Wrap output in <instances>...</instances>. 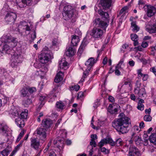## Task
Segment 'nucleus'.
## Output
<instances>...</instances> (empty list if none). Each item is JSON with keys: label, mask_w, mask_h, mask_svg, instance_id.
Masks as SVG:
<instances>
[{"label": "nucleus", "mask_w": 156, "mask_h": 156, "mask_svg": "<svg viewBox=\"0 0 156 156\" xmlns=\"http://www.w3.org/2000/svg\"><path fill=\"white\" fill-rule=\"evenodd\" d=\"M98 12L103 18H104L107 19L109 17V15L108 13L104 12L101 9L98 10Z\"/></svg>", "instance_id": "c85d7f7f"}, {"label": "nucleus", "mask_w": 156, "mask_h": 156, "mask_svg": "<svg viewBox=\"0 0 156 156\" xmlns=\"http://www.w3.org/2000/svg\"><path fill=\"white\" fill-rule=\"evenodd\" d=\"M138 36L136 34H132L131 35V40L134 41L133 44L135 46L138 45Z\"/></svg>", "instance_id": "a878e982"}, {"label": "nucleus", "mask_w": 156, "mask_h": 156, "mask_svg": "<svg viewBox=\"0 0 156 156\" xmlns=\"http://www.w3.org/2000/svg\"><path fill=\"white\" fill-rule=\"evenodd\" d=\"M152 117L149 115H145L144 117V121L146 122H150L152 120Z\"/></svg>", "instance_id": "37998d69"}, {"label": "nucleus", "mask_w": 156, "mask_h": 156, "mask_svg": "<svg viewBox=\"0 0 156 156\" xmlns=\"http://www.w3.org/2000/svg\"><path fill=\"white\" fill-rule=\"evenodd\" d=\"M112 0H101V3L104 9L109 8L111 5Z\"/></svg>", "instance_id": "a211bd4d"}, {"label": "nucleus", "mask_w": 156, "mask_h": 156, "mask_svg": "<svg viewBox=\"0 0 156 156\" xmlns=\"http://www.w3.org/2000/svg\"><path fill=\"white\" fill-rule=\"evenodd\" d=\"M90 145L92 146V147H95L97 145L94 140H91L90 142Z\"/></svg>", "instance_id": "6e6d98bb"}, {"label": "nucleus", "mask_w": 156, "mask_h": 156, "mask_svg": "<svg viewBox=\"0 0 156 156\" xmlns=\"http://www.w3.org/2000/svg\"><path fill=\"white\" fill-rule=\"evenodd\" d=\"M136 144L137 145H139L143 143V141L140 137L139 136H136L135 140Z\"/></svg>", "instance_id": "4c0bfd02"}, {"label": "nucleus", "mask_w": 156, "mask_h": 156, "mask_svg": "<svg viewBox=\"0 0 156 156\" xmlns=\"http://www.w3.org/2000/svg\"><path fill=\"white\" fill-rule=\"evenodd\" d=\"M147 14L149 17L154 16L156 13V8L151 5H147Z\"/></svg>", "instance_id": "f8f14e48"}, {"label": "nucleus", "mask_w": 156, "mask_h": 156, "mask_svg": "<svg viewBox=\"0 0 156 156\" xmlns=\"http://www.w3.org/2000/svg\"><path fill=\"white\" fill-rule=\"evenodd\" d=\"M129 64L130 66H133L135 65V62L133 60L130 61L129 62Z\"/></svg>", "instance_id": "774afa93"}, {"label": "nucleus", "mask_w": 156, "mask_h": 156, "mask_svg": "<svg viewBox=\"0 0 156 156\" xmlns=\"http://www.w3.org/2000/svg\"><path fill=\"white\" fill-rule=\"evenodd\" d=\"M15 122L18 126L20 128H22L24 126V120L20 117H18L15 119Z\"/></svg>", "instance_id": "412c9836"}, {"label": "nucleus", "mask_w": 156, "mask_h": 156, "mask_svg": "<svg viewBox=\"0 0 156 156\" xmlns=\"http://www.w3.org/2000/svg\"><path fill=\"white\" fill-rule=\"evenodd\" d=\"M24 134V132L23 131H22L20 134H19L18 137L16 140V142H19L20 140L21 137L23 136Z\"/></svg>", "instance_id": "3c124183"}, {"label": "nucleus", "mask_w": 156, "mask_h": 156, "mask_svg": "<svg viewBox=\"0 0 156 156\" xmlns=\"http://www.w3.org/2000/svg\"><path fill=\"white\" fill-rule=\"evenodd\" d=\"M144 103V101L143 99H140L139 101L137 107V108L138 109L141 111H142L144 109V106L143 104V103Z\"/></svg>", "instance_id": "7c9ffc66"}, {"label": "nucleus", "mask_w": 156, "mask_h": 156, "mask_svg": "<svg viewBox=\"0 0 156 156\" xmlns=\"http://www.w3.org/2000/svg\"><path fill=\"white\" fill-rule=\"evenodd\" d=\"M80 88V87L79 85H76L72 87L71 89L74 90L76 91H78L79 90Z\"/></svg>", "instance_id": "603ef678"}, {"label": "nucleus", "mask_w": 156, "mask_h": 156, "mask_svg": "<svg viewBox=\"0 0 156 156\" xmlns=\"http://www.w3.org/2000/svg\"><path fill=\"white\" fill-rule=\"evenodd\" d=\"M8 127L5 124H0V134L5 136L8 135Z\"/></svg>", "instance_id": "f3484780"}, {"label": "nucleus", "mask_w": 156, "mask_h": 156, "mask_svg": "<svg viewBox=\"0 0 156 156\" xmlns=\"http://www.w3.org/2000/svg\"><path fill=\"white\" fill-rule=\"evenodd\" d=\"M21 57L20 54L15 53L11 57V66L13 68L16 67L21 62Z\"/></svg>", "instance_id": "423d86ee"}, {"label": "nucleus", "mask_w": 156, "mask_h": 156, "mask_svg": "<svg viewBox=\"0 0 156 156\" xmlns=\"http://www.w3.org/2000/svg\"><path fill=\"white\" fill-rule=\"evenodd\" d=\"M122 140L120 138L118 139L116 141V142H115V145L116 144L117 146H119L122 144Z\"/></svg>", "instance_id": "09e8293b"}, {"label": "nucleus", "mask_w": 156, "mask_h": 156, "mask_svg": "<svg viewBox=\"0 0 156 156\" xmlns=\"http://www.w3.org/2000/svg\"><path fill=\"white\" fill-rule=\"evenodd\" d=\"M108 111L112 114H116L118 111V109L114 107L112 105L110 104L108 107Z\"/></svg>", "instance_id": "393cba45"}, {"label": "nucleus", "mask_w": 156, "mask_h": 156, "mask_svg": "<svg viewBox=\"0 0 156 156\" xmlns=\"http://www.w3.org/2000/svg\"><path fill=\"white\" fill-rule=\"evenodd\" d=\"M30 140L31 147L37 150L40 146V140L37 138H32L30 139Z\"/></svg>", "instance_id": "1a4fd4ad"}, {"label": "nucleus", "mask_w": 156, "mask_h": 156, "mask_svg": "<svg viewBox=\"0 0 156 156\" xmlns=\"http://www.w3.org/2000/svg\"><path fill=\"white\" fill-rule=\"evenodd\" d=\"M36 32L34 30L33 32V33L31 35V38L33 39L34 40L36 37Z\"/></svg>", "instance_id": "0e129e2a"}, {"label": "nucleus", "mask_w": 156, "mask_h": 156, "mask_svg": "<svg viewBox=\"0 0 156 156\" xmlns=\"http://www.w3.org/2000/svg\"><path fill=\"white\" fill-rule=\"evenodd\" d=\"M95 25H98V26L103 28V30L99 28H94L88 33L95 40H99L101 39L103 36L105 32V28L108 25L106 22L101 20L99 18H96L94 21Z\"/></svg>", "instance_id": "f03ea898"}, {"label": "nucleus", "mask_w": 156, "mask_h": 156, "mask_svg": "<svg viewBox=\"0 0 156 156\" xmlns=\"http://www.w3.org/2000/svg\"><path fill=\"white\" fill-rule=\"evenodd\" d=\"M63 73L61 71H59L57 73L55 77V82L58 83L61 81L63 79Z\"/></svg>", "instance_id": "5701e85b"}, {"label": "nucleus", "mask_w": 156, "mask_h": 156, "mask_svg": "<svg viewBox=\"0 0 156 156\" xmlns=\"http://www.w3.org/2000/svg\"><path fill=\"white\" fill-rule=\"evenodd\" d=\"M5 74H6V71L4 68L0 69V74L5 76Z\"/></svg>", "instance_id": "864d4df0"}, {"label": "nucleus", "mask_w": 156, "mask_h": 156, "mask_svg": "<svg viewBox=\"0 0 156 156\" xmlns=\"http://www.w3.org/2000/svg\"><path fill=\"white\" fill-rule=\"evenodd\" d=\"M22 146L21 144H18L15 148V149L12 151V152L11 153L9 156H13V155L16 153V152Z\"/></svg>", "instance_id": "58836bf2"}, {"label": "nucleus", "mask_w": 156, "mask_h": 156, "mask_svg": "<svg viewBox=\"0 0 156 156\" xmlns=\"http://www.w3.org/2000/svg\"><path fill=\"white\" fill-rule=\"evenodd\" d=\"M92 68L90 67H87L86 70L83 73V76L86 78L88 75L89 72L90 70Z\"/></svg>", "instance_id": "c03bdc74"}, {"label": "nucleus", "mask_w": 156, "mask_h": 156, "mask_svg": "<svg viewBox=\"0 0 156 156\" xmlns=\"http://www.w3.org/2000/svg\"><path fill=\"white\" fill-rule=\"evenodd\" d=\"M131 27L133 28L132 30L135 32L138 31L140 29L139 27L136 25V22L132 21L131 23Z\"/></svg>", "instance_id": "cd10ccee"}, {"label": "nucleus", "mask_w": 156, "mask_h": 156, "mask_svg": "<svg viewBox=\"0 0 156 156\" xmlns=\"http://www.w3.org/2000/svg\"><path fill=\"white\" fill-rule=\"evenodd\" d=\"M101 151V152H105V154H108L109 153L108 151L105 148L103 147H101L100 148Z\"/></svg>", "instance_id": "13d9d810"}, {"label": "nucleus", "mask_w": 156, "mask_h": 156, "mask_svg": "<svg viewBox=\"0 0 156 156\" xmlns=\"http://www.w3.org/2000/svg\"><path fill=\"white\" fill-rule=\"evenodd\" d=\"M80 41L79 36L76 35H73L71 40V43L73 46H76Z\"/></svg>", "instance_id": "b1692460"}, {"label": "nucleus", "mask_w": 156, "mask_h": 156, "mask_svg": "<svg viewBox=\"0 0 156 156\" xmlns=\"http://www.w3.org/2000/svg\"><path fill=\"white\" fill-rule=\"evenodd\" d=\"M2 38L4 39L2 46L3 51L8 53L16 46L18 42L16 38L9 35L3 36Z\"/></svg>", "instance_id": "7ed1b4c3"}, {"label": "nucleus", "mask_w": 156, "mask_h": 156, "mask_svg": "<svg viewBox=\"0 0 156 156\" xmlns=\"http://www.w3.org/2000/svg\"><path fill=\"white\" fill-rule=\"evenodd\" d=\"M97 60H95L94 58H90L85 63V65L87 67L92 68L95 63L96 62Z\"/></svg>", "instance_id": "aec40b11"}, {"label": "nucleus", "mask_w": 156, "mask_h": 156, "mask_svg": "<svg viewBox=\"0 0 156 156\" xmlns=\"http://www.w3.org/2000/svg\"><path fill=\"white\" fill-rule=\"evenodd\" d=\"M22 23L24 24V26H26L25 29L27 31H29L30 30V27L27 25H26V23L25 22L23 21L20 23V25H19V28L21 27V26L22 25Z\"/></svg>", "instance_id": "49530a36"}, {"label": "nucleus", "mask_w": 156, "mask_h": 156, "mask_svg": "<svg viewBox=\"0 0 156 156\" xmlns=\"http://www.w3.org/2000/svg\"><path fill=\"white\" fill-rule=\"evenodd\" d=\"M46 130L45 128H39L37 129L35 133L37 134L40 140L42 143L45 141L47 136Z\"/></svg>", "instance_id": "39448f33"}, {"label": "nucleus", "mask_w": 156, "mask_h": 156, "mask_svg": "<svg viewBox=\"0 0 156 156\" xmlns=\"http://www.w3.org/2000/svg\"><path fill=\"white\" fill-rule=\"evenodd\" d=\"M57 43V39L56 38H54L52 41V45L54 46H56Z\"/></svg>", "instance_id": "bf43d9fd"}, {"label": "nucleus", "mask_w": 156, "mask_h": 156, "mask_svg": "<svg viewBox=\"0 0 156 156\" xmlns=\"http://www.w3.org/2000/svg\"><path fill=\"white\" fill-rule=\"evenodd\" d=\"M16 3L19 8L26 7L27 5L31 4V0H16Z\"/></svg>", "instance_id": "9d476101"}, {"label": "nucleus", "mask_w": 156, "mask_h": 156, "mask_svg": "<svg viewBox=\"0 0 156 156\" xmlns=\"http://www.w3.org/2000/svg\"><path fill=\"white\" fill-rule=\"evenodd\" d=\"M151 23L146 24L145 27L146 30L150 33H156V23L153 24L151 27Z\"/></svg>", "instance_id": "2eb2a0df"}, {"label": "nucleus", "mask_w": 156, "mask_h": 156, "mask_svg": "<svg viewBox=\"0 0 156 156\" xmlns=\"http://www.w3.org/2000/svg\"><path fill=\"white\" fill-rule=\"evenodd\" d=\"M87 44L86 42L83 40L79 49L78 53H81L83 52L84 48L87 45Z\"/></svg>", "instance_id": "c756f323"}, {"label": "nucleus", "mask_w": 156, "mask_h": 156, "mask_svg": "<svg viewBox=\"0 0 156 156\" xmlns=\"http://www.w3.org/2000/svg\"><path fill=\"white\" fill-rule=\"evenodd\" d=\"M53 123L52 120L49 119H46L42 120L41 125L45 129H48L51 126Z\"/></svg>", "instance_id": "ddd939ff"}, {"label": "nucleus", "mask_w": 156, "mask_h": 156, "mask_svg": "<svg viewBox=\"0 0 156 156\" xmlns=\"http://www.w3.org/2000/svg\"><path fill=\"white\" fill-rule=\"evenodd\" d=\"M124 62V59H122L120 60L119 63L117 64V66H115L116 68H120L121 69H122V66H123L124 64H123Z\"/></svg>", "instance_id": "a19ab883"}, {"label": "nucleus", "mask_w": 156, "mask_h": 156, "mask_svg": "<svg viewBox=\"0 0 156 156\" xmlns=\"http://www.w3.org/2000/svg\"><path fill=\"white\" fill-rule=\"evenodd\" d=\"M121 69L116 68V67H115V73L116 75L119 76L121 74V72L119 70V69Z\"/></svg>", "instance_id": "5fc2aeb1"}, {"label": "nucleus", "mask_w": 156, "mask_h": 156, "mask_svg": "<svg viewBox=\"0 0 156 156\" xmlns=\"http://www.w3.org/2000/svg\"><path fill=\"white\" fill-rule=\"evenodd\" d=\"M76 52V50L74 47H70L66 51V53L67 56L70 57L74 55Z\"/></svg>", "instance_id": "6ab92c4d"}, {"label": "nucleus", "mask_w": 156, "mask_h": 156, "mask_svg": "<svg viewBox=\"0 0 156 156\" xmlns=\"http://www.w3.org/2000/svg\"><path fill=\"white\" fill-rule=\"evenodd\" d=\"M138 4L139 5H144L145 4V2L143 0H140L138 2Z\"/></svg>", "instance_id": "052dcab7"}, {"label": "nucleus", "mask_w": 156, "mask_h": 156, "mask_svg": "<svg viewBox=\"0 0 156 156\" xmlns=\"http://www.w3.org/2000/svg\"><path fill=\"white\" fill-rule=\"evenodd\" d=\"M62 15L65 20H68L71 19L74 15V11L69 12L62 13Z\"/></svg>", "instance_id": "4be33fe9"}, {"label": "nucleus", "mask_w": 156, "mask_h": 156, "mask_svg": "<svg viewBox=\"0 0 156 156\" xmlns=\"http://www.w3.org/2000/svg\"><path fill=\"white\" fill-rule=\"evenodd\" d=\"M145 91L144 88H141L140 89L139 87H137L135 89L134 92L139 97L142 98L144 97L146 95Z\"/></svg>", "instance_id": "4468645a"}, {"label": "nucleus", "mask_w": 156, "mask_h": 156, "mask_svg": "<svg viewBox=\"0 0 156 156\" xmlns=\"http://www.w3.org/2000/svg\"><path fill=\"white\" fill-rule=\"evenodd\" d=\"M48 71V69L47 67L45 66H43L41 67L40 72L42 74H45Z\"/></svg>", "instance_id": "c9c22d12"}, {"label": "nucleus", "mask_w": 156, "mask_h": 156, "mask_svg": "<svg viewBox=\"0 0 156 156\" xmlns=\"http://www.w3.org/2000/svg\"><path fill=\"white\" fill-rule=\"evenodd\" d=\"M124 85H126L128 87V88H129V90H131L132 86V84L131 83L130 81L129 80L125 81Z\"/></svg>", "instance_id": "79ce46f5"}, {"label": "nucleus", "mask_w": 156, "mask_h": 156, "mask_svg": "<svg viewBox=\"0 0 156 156\" xmlns=\"http://www.w3.org/2000/svg\"><path fill=\"white\" fill-rule=\"evenodd\" d=\"M73 8L70 5H66L63 8V13H65L69 12L70 11H73Z\"/></svg>", "instance_id": "2f4dec72"}, {"label": "nucleus", "mask_w": 156, "mask_h": 156, "mask_svg": "<svg viewBox=\"0 0 156 156\" xmlns=\"http://www.w3.org/2000/svg\"><path fill=\"white\" fill-rule=\"evenodd\" d=\"M140 154L139 150L135 147L130 146L129 148V156H138Z\"/></svg>", "instance_id": "dca6fc26"}, {"label": "nucleus", "mask_w": 156, "mask_h": 156, "mask_svg": "<svg viewBox=\"0 0 156 156\" xmlns=\"http://www.w3.org/2000/svg\"><path fill=\"white\" fill-rule=\"evenodd\" d=\"M28 91H29L30 94H32L33 92H35L36 89L35 87H27Z\"/></svg>", "instance_id": "de8ad7c7"}, {"label": "nucleus", "mask_w": 156, "mask_h": 156, "mask_svg": "<svg viewBox=\"0 0 156 156\" xmlns=\"http://www.w3.org/2000/svg\"><path fill=\"white\" fill-rule=\"evenodd\" d=\"M28 110L25 109L23 111L20 113V115L22 119H26L28 115Z\"/></svg>", "instance_id": "f704fd0d"}, {"label": "nucleus", "mask_w": 156, "mask_h": 156, "mask_svg": "<svg viewBox=\"0 0 156 156\" xmlns=\"http://www.w3.org/2000/svg\"><path fill=\"white\" fill-rule=\"evenodd\" d=\"M68 63L66 62L62 63V62H60L59 67L60 69H64L67 66Z\"/></svg>", "instance_id": "e433bc0d"}, {"label": "nucleus", "mask_w": 156, "mask_h": 156, "mask_svg": "<svg viewBox=\"0 0 156 156\" xmlns=\"http://www.w3.org/2000/svg\"><path fill=\"white\" fill-rule=\"evenodd\" d=\"M150 142L156 145V133H152L149 137Z\"/></svg>", "instance_id": "bb28decb"}, {"label": "nucleus", "mask_w": 156, "mask_h": 156, "mask_svg": "<svg viewBox=\"0 0 156 156\" xmlns=\"http://www.w3.org/2000/svg\"><path fill=\"white\" fill-rule=\"evenodd\" d=\"M60 137L63 138H66V136L67 133L66 130H61L60 131Z\"/></svg>", "instance_id": "ea45409f"}, {"label": "nucleus", "mask_w": 156, "mask_h": 156, "mask_svg": "<svg viewBox=\"0 0 156 156\" xmlns=\"http://www.w3.org/2000/svg\"><path fill=\"white\" fill-rule=\"evenodd\" d=\"M20 93L22 97L28 96L29 95L27 87L23 88L20 91Z\"/></svg>", "instance_id": "473e14b6"}, {"label": "nucleus", "mask_w": 156, "mask_h": 156, "mask_svg": "<svg viewBox=\"0 0 156 156\" xmlns=\"http://www.w3.org/2000/svg\"><path fill=\"white\" fill-rule=\"evenodd\" d=\"M143 137L144 139H148L149 138H148V135L146 132H144V134L143 135Z\"/></svg>", "instance_id": "680f3d73"}, {"label": "nucleus", "mask_w": 156, "mask_h": 156, "mask_svg": "<svg viewBox=\"0 0 156 156\" xmlns=\"http://www.w3.org/2000/svg\"><path fill=\"white\" fill-rule=\"evenodd\" d=\"M119 117L113 121L112 126L119 134L126 133L128 132L129 124L130 123V119L122 113L119 114Z\"/></svg>", "instance_id": "f257e3e1"}, {"label": "nucleus", "mask_w": 156, "mask_h": 156, "mask_svg": "<svg viewBox=\"0 0 156 156\" xmlns=\"http://www.w3.org/2000/svg\"><path fill=\"white\" fill-rule=\"evenodd\" d=\"M40 62L42 64L47 63L53 58L52 54L50 51L42 53L39 56Z\"/></svg>", "instance_id": "20e7f679"}, {"label": "nucleus", "mask_w": 156, "mask_h": 156, "mask_svg": "<svg viewBox=\"0 0 156 156\" xmlns=\"http://www.w3.org/2000/svg\"><path fill=\"white\" fill-rule=\"evenodd\" d=\"M10 152L8 149H5L1 152V154L2 155V156H8V154Z\"/></svg>", "instance_id": "a18cd8bd"}, {"label": "nucleus", "mask_w": 156, "mask_h": 156, "mask_svg": "<svg viewBox=\"0 0 156 156\" xmlns=\"http://www.w3.org/2000/svg\"><path fill=\"white\" fill-rule=\"evenodd\" d=\"M23 102L25 105H29L31 103L32 101L30 99H27L26 100H24Z\"/></svg>", "instance_id": "8fccbe9b"}, {"label": "nucleus", "mask_w": 156, "mask_h": 156, "mask_svg": "<svg viewBox=\"0 0 156 156\" xmlns=\"http://www.w3.org/2000/svg\"><path fill=\"white\" fill-rule=\"evenodd\" d=\"M145 126L144 123L143 121L141 122L139 124V127L140 129L144 128Z\"/></svg>", "instance_id": "69168bd1"}, {"label": "nucleus", "mask_w": 156, "mask_h": 156, "mask_svg": "<svg viewBox=\"0 0 156 156\" xmlns=\"http://www.w3.org/2000/svg\"><path fill=\"white\" fill-rule=\"evenodd\" d=\"M56 105L57 108L61 110L63 109L65 106L64 103L61 101L57 102L56 104Z\"/></svg>", "instance_id": "72a5a7b5"}, {"label": "nucleus", "mask_w": 156, "mask_h": 156, "mask_svg": "<svg viewBox=\"0 0 156 156\" xmlns=\"http://www.w3.org/2000/svg\"><path fill=\"white\" fill-rule=\"evenodd\" d=\"M142 47L140 46H139L137 47H135L134 49L135 51H141L143 49L142 48Z\"/></svg>", "instance_id": "4d7b16f0"}, {"label": "nucleus", "mask_w": 156, "mask_h": 156, "mask_svg": "<svg viewBox=\"0 0 156 156\" xmlns=\"http://www.w3.org/2000/svg\"><path fill=\"white\" fill-rule=\"evenodd\" d=\"M148 46V44L146 42H142V43L141 44V46L144 48H145L147 47Z\"/></svg>", "instance_id": "e2e57ef3"}, {"label": "nucleus", "mask_w": 156, "mask_h": 156, "mask_svg": "<svg viewBox=\"0 0 156 156\" xmlns=\"http://www.w3.org/2000/svg\"><path fill=\"white\" fill-rule=\"evenodd\" d=\"M16 17V15L15 13L12 12H8L6 14L5 17V20L6 22L8 23H13Z\"/></svg>", "instance_id": "0eeeda50"}, {"label": "nucleus", "mask_w": 156, "mask_h": 156, "mask_svg": "<svg viewBox=\"0 0 156 156\" xmlns=\"http://www.w3.org/2000/svg\"><path fill=\"white\" fill-rule=\"evenodd\" d=\"M20 112L19 111V108L13 106L11 107V109L9 111V114L13 118L19 116Z\"/></svg>", "instance_id": "9b49d317"}, {"label": "nucleus", "mask_w": 156, "mask_h": 156, "mask_svg": "<svg viewBox=\"0 0 156 156\" xmlns=\"http://www.w3.org/2000/svg\"><path fill=\"white\" fill-rule=\"evenodd\" d=\"M108 100L109 101L112 102H114L115 101V99L114 97L111 96H110L109 97Z\"/></svg>", "instance_id": "338daca9"}, {"label": "nucleus", "mask_w": 156, "mask_h": 156, "mask_svg": "<svg viewBox=\"0 0 156 156\" xmlns=\"http://www.w3.org/2000/svg\"><path fill=\"white\" fill-rule=\"evenodd\" d=\"M109 144L111 146H114L115 144V142L112 140V139L108 138L102 140L98 144V146L100 148H101L104 144Z\"/></svg>", "instance_id": "6e6552de"}]
</instances>
